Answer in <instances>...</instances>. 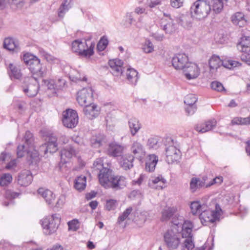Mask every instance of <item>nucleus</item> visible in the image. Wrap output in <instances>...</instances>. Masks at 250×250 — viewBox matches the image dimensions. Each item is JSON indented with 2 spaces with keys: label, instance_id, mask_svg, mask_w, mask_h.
<instances>
[{
  "label": "nucleus",
  "instance_id": "f257e3e1",
  "mask_svg": "<svg viewBox=\"0 0 250 250\" xmlns=\"http://www.w3.org/2000/svg\"><path fill=\"white\" fill-rule=\"evenodd\" d=\"M24 62L32 74L31 76L43 78L47 75V69L42 66L40 60L36 56L29 53H25L22 58Z\"/></svg>",
  "mask_w": 250,
  "mask_h": 250
},
{
  "label": "nucleus",
  "instance_id": "f03ea898",
  "mask_svg": "<svg viewBox=\"0 0 250 250\" xmlns=\"http://www.w3.org/2000/svg\"><path fill=\"white\" fill-rule=\"evenodd\" d=\"M211 10L210 2L207 0H197L190 8L191 18L199 21L206 18Z\"/></svg>",
  "mask_w": 250,
  "mask_h": 250
},
{
  "label": "nucleus",
  "instance_id": "7ed1b4c3",
  "mask_svg": "<svg viewBox=\"0 0 250 250\" xmlns=\"http://www.w3.org/2000/svg\"><path fill=\"white\" fill-rule=\"evenodd\" d=\"M21 83L22 90L26 96L34 97L37 95L40 89L38 77H25L21 79Z\"/></svg>",
  "mask_w": 250,
  "mask_h": 250
},
{
  "label": "nucleus",
  "instance_id": "20e7f679",
  "mask_svg": "<svg viewBox=\"0 0 250 250\" xmlns=\"http://www.w3.org/2000/svg\"><path fill=\"white\" fill-rule=\"evenodd\" d=\"M24 139L29 148H30L29 151H27V161L29 165H37L40 161L39 154L38 151L34 149L33 134L29 131H26Z\"/></svg>",
  "mask_w": 250,
  "mask_h": 250
},
{
  "label": "nucleus",
  "instance_id": "39448f33",
  "mask_svg": "<svg viewBox=\"0 0 250 250\" xmlns=\"http://www.w3.org/2000/svg\"><path fill=\"white\" fill-rule=\"evenodd\" d=\"M61 221L59 214H53L44 218L42 221V226L46 235H50L56 231Z\"/></svg>",
  "mask_w": 250,
  "mask_h": 250
},
{
  "label": "nucleus",
  "instance_id": "423d86ee",
  "mask_svg": "<svg viewBox=\"0 0 250 250\" xmlns=\"http://www.w3.org/2000/svg\"><path fill=\"white\" fill-rule=\"evenodd\" d=\"M105 183L101 186L105 189L111 188L115 191L122 189L126 186V178L123 176L115 174L108 178Z\"/></svg>",
  "mask_w": 250,
  "mask_h": 250
},
{
  "label": "nucleus",
  "instance_id": "0eeeda50",
  "mask_svg": "<svg viewBox=\"0 0 250 250\" xmlns=\"http://www.w3.org/2000/svg\"><path fill=\"white\" fill-rule=\"evenodd\" d=\"M163 238L165 245L169 250L177 249L180 244L179 234L172 229L167 230L164 234Z\"/></svg>",
  "mask_w": 250,
  "mask_h": 250
},
{
  "label": "nucleus",
  "instance_id": "6e6552de",
  "mask_svg": "<svg viewBox=\"0 0 250 250\" xmlns=\"http://www.w3.org/2000/svg\"><path fill=\"white\" fill-rule=\"evenodd\" d=\"M62 116V123L65 127L73 128L77 125L79 117L76 110L67 109L63 112Z\"/></svg>",
  "mask_w": 250,
  "mask_h": 250
},
{
  "label": "nucleus",
  "instance_id": "1a4fd4ad",
  "mask_svg": "<svg viewBox=\"0 0 250 250\" xmlns=\"http://www.w3.org/2000/svg\"><path fill=\"white\" fill-rule=\"evenodd\" d=\"M78 148L74 145H68L62 148L60 152L61 161L63 164L67 163L79 152Z\"/></svg>",
  "mask_w": 250,
  "mask_h": 250
},
{
  "label": "nucleus",
  "instance_id": "9d476101",
  "mask_svg": "<svg viewBox=\"0 0 250 250\" xmlns=\"http://www.w3.org/2000/svg\"><path fill=\"white\" fill-rule=\"evenodd\" d=\"M77 101L81 106H85L93 102L92 89L83 88L77 92Z\"/></svg>",
  "mask_w": 250,
  "mask_h": 250
},
{
  "label": "nucleus",
  "instance_id": "9b49d317",
  "mask_svg": "<svg viewBox=\"0 0 250 250\" xmlns=\"http://www.w3.org/2000/svg\"><path fill=\"white\" fill-rule=\"evenodd\" d=\"M188 62V56L185 53L176 54L171 60L172 66L177 70H183Z\"/></svg>",
  "mask_w": 250,
  "mask_h": 250
},
{
  "label": "nucleus",
  "instance_id": "f8f14e48",
  "mask_svg": "<svg viewBox=\"0 0 250 250\" xmlns=\"http://www.w3.org/2000/svg\"><path fill=\"white\" fill-rule=\"evenodd\" d=\"M166 161L168 164L177 162L181 157V151L173 146L166 148Z\"/></svg>",
  "mask_w": 250,
  "mask_h": 250
},
{
  "label": "nucleus",
  "instance_id": "ddd939ff",
  "mask_svg": "<svg viewBox=\"0 0 250 250\" xmlns=\"http://www.w3.org/2000/svg\"><path fill=\"white\" fill-rule=\"evenodd\" d=\"M185 75L188 80L194 79L198 77L200 74V69L198 66L190 62H188L186 68L183 69Z\"/></svg>",
  "mask_w": 250,
  "mask_h": 250
},
{
  "label": "nucleus",
  "instance_id": "4468645a",
  "mask_svg": "<svg viewBox=\"0 0 250 250\" xmlns=\"http://www.w3.org/2000/svg\"><path fill=\"white\" fill-rule=\"evenodd\" d=\"M17 180L18 184L21 186L27 187L32 183V174L29 170H22L19 174Z\"/></svg>",
  "mask_w": 250,
  "mask_h": 250
},
{
  "label": "nucleus",
  "instance_id": "2eb2a0df",
  "mask_svg": "<svg viewBox=\"0 0 250 250\" xmlns=\"http://www.w3.org/2000/svg\"><path fill=\"white\" fill-rule=\"evenodd\" d=\"M209 72L211 77L215 78L216 76V72L222 64V61L218 56L213 55L208 61Z\"/></svg>",
  "mask_w": 250,
  "mask_h": 250
},
{
  "label": "nucleus",
  "instance_id": "dca6fc26",
  "mask_svg": "<svg viewBox=\"0 0 250 250\" xmlns=\"http://www.w3.org/2000/svg\"><path fill=\"white\" fill-rule=\"evenodd\" d=\"M114 173V171L111 168V164L107 163L106 164V167L102 168L98 173V179L101 185H102L103 183H106L105 181L108 178H110Z\"/></svg>",
  "mask_w": 250,
  "mask_h": 250
},
{
  "label": "nucleus",
  "instance_id": "f3484780",
  "mask_svg": "<svg viewBox=\"0 0 250 250\" xmlns=\"http://www.w3.org/2000/svg\"><path fill=\"white\" fill-rule=\"evenodd\" d=\"M124 147L116 143L113 142L109 144L107 152V154L113 157L122 156Z\"/></svg>",
  "mask_w": 250,
  "mask_h": 250
},
{
  "label": "nucleus",
  "instance_id": "a211bd4d",
  "mask_svg": "<svg viewBox=\"0 0 250 250\" xmlns=\"http://www.w3.org/2000/svg\"><path fill=\"white\" fill-rule=\"evenodd\" d=\"M113 75L118 76L122 74L123 72V62L120 59H115L109 60L108 62Z\"/></svg>",
  "mask_w": 250,
  "mask_h": 250
},
{
  "label": "nucleus",
  "instance_id": "6ab92c4d",
  "mask_svg": "<svg viewBox=\"0 0 250 250\" xmlns=\"http://www.w3.org/2000/svg\"><path fill=\"white\" fill-rule=\"evenodd\" d=\"M216 125V121L214 120H210L203 123L197 124L195 126V129L200 133H205L214 127Z\"/></svg>",
  "mask_w": 250,
  "mask_h": 250
},
{
  "label": "nucleus",
  "instance_id": "aec40b11",
  "mask_svg": "<svg viewBox=\"0 0 250 250\" xmlns=\"http://www.w3.org/2000/svg\"><path fill=\"white\" fill-rule=\"evenodd\" d=\"M83 112L85 115L90 120L97 117L99 114V111L97 109V106L91 103V104H87L84 106Z\"/></svg>",
  "mask_w": 250,
  "mask_h": 250
},
{
  "label": "nucleus",
  "instance_id": "412c9836",
  "mask_svg": "<svg viewBox=\"0 0 250 250\" xmlns=\"http://www.w3.org/2000/svg\"><path fill=\"white\" fill-rule=\"evenodd\" d=\"M3 47L9 51L16 52L20 50L19 42L12 38H5L3 42Z\"/></svg>",
  "mask_w": 250,
  "mask_h": 250
},
{
  "label": "nucleus",
  "instance_id": "4be33fe9",
  "mask_svg": "<svg viewBox=\"0 0 250 250\" xmlns=\"http://www.w3.org/2000/svg\"><path fill=\"white\" fill-rule=\"evenodd\" d=\"M134 160V157L130 154H125L122 156L120 162L121 167L125 170L130 169L133 167V162Z\"/></svg>",
  "mask_w": 250,
  "mask_h": 250
},
{
  "label": "nucleus",
  "instance_id": "5701e85b",
  "mask_svg": "<svg viewBox=\"0 0 250 250\" xmlns=\"http://www.w3.org/2000/svg\"><path fill=\"white\" fill-rule=\"evenodd\" d=\"M38 193L43 198L46 203L49 205H52L55 199V194L52 191L48 189L39 188Z\"/></svg>",
  "mask_w": 250,
  "mask_h": 250
},
{
  "label": "nucleus",
  "instance_id": "b1692460",
  "mask_svg": "<svg viewBox=\"0 0 250 250\" xmlns=\"http://www.w3.org/2000/svg\"><path fill=\"white\" fill-rule=\"evenodd\" d=\"M128 125L130 132L132 136H134L142 127L141 124L139 120L135 117L129 119Z\"/></svg>",
  "mask_w": 250,
  "mask_h": 250
},
{
  "label": "nucleus",
  "instance_id": "393cba45",
  "mask_svg": "<svg viewBox=\"0 0 250 250\" xmlns=\"http://www.w3.org/2000/svg\"><path fill=\"white\" fill-rule=\"evenodd\" d=\"M160 26L161 29L166 34H172L175 30V24L171 19H169L168 21L162 19L160 23Z\"/></svg>",
  "mask_w": 250,
  "mask_h": 250
},
{
  "label": "nucleus",
  "instance_id": "a878e982",
  "mask_svg": "<svg viewBox=\"0 0 250 250\" xmlns=\"http://www.w3.org/2000/svg\"><path fill=\"white\" fill-rule=\"evenodd\" d=\"M177 212V208L174 207H170L164 208L161 212V221L167 222L170 220Z\"/></svg>",
  "mask_w": 250,
  "mask_h": 250
},
{
  "label": "nucleus",
  "instance_id": "bb28decb",
  "mask_svg": "<svg viewBox=\"0 0 250 250\" xmlns=\"http://www.w3.org/2000/svg\"><path fill=\"white\" fill-rule=\"evenodd\" d=\"M193 228L192 223L189 220H185L182 226V236L183 238L192 237V231Z\"/></svg>",
  "mask_w": 250,
  "mask_h": 250
},
{
  "label": "nucleus",
  "instance_id": "cd10ccee",
  "mask_svg": "<svg viewBox=\"0 0 250 250\" xmlns=\"http://www.w3.org/2000/svg\"><path fill=\"white\" fill-rule=\"evenodd\" d=\"M237 48L240 51L249 54L250 52V37L244 36L237 44Z\"/></svg>",
  "mask_w": 250,
  "mask_h": 250
},
{
  "label": "nucleus",
  "instance_id": "c85d7f7f",
  "mask_svg": "<svg viewBox=\"0 0 250 250\" xmlns=\"http://www.w3.org/2000/svg\"><path fill=\"white\" fill-rule=\"evenodd\" d=\"M131 150L136 157H141L144 156L146 153L143 145L137 141L133 143L131 147Z\"/></svg>",
  "mask_w": 250,
  "mask_h": 250
},
{
  "label": "nucleus",
  "instance_id": "c756f323",
  "mask_svg": "<svg viewBox=\"0 0 250 250\" xmlns=\"http://www.w3.org/2000/svg\"><path fill=\"white\" fill-rule=\"evenodd\" d=\"M206 208V207L199 215L201 222L204 226H208L209 223H211V210Z\"/></svg>",
  "mask_w": 250,
  "mask_h": 250
},
{
  "label": "nucleus",
  "instance_id": "7c9ffc66",
  "mask_svg": "<svg viewBox=\"0 0 250 250\" xmlns=\"http://www.w3.org/2000/svg\"><path fill=\"white\" fill-rule=\"evenodd\" d=\"M158 157L155 154H150L146 162V169L149 172L153 171L158 162Z\"/></svg>",
  "mask_w": 250,
  "mask_h": 250
},
{
  "label": "nucleus",
  "instance_id": "2f4dec72",
  "mask_svg": "<svg viewBox=\"0 0 250 250\" xmlns=\"http://www.w3.org/2000/svg\"><path fill=\"white\" fill-rule=\"evenodd\" d=\"M203 187H204L200 182L199 178L194 177L191 179L189 183V189L191 193H195Z\"/></svg>",
  "mask_w": 250,
  "mask_h": 250
},
{
  "label": "nucleus",
  "instance_id": "473e14b6",
  "mask_svg": "<svg viewBox=\"0 0 250 250\" xmlns=\"http://www.w3.org/2000/svg\"><path fill=\"white\" fill-rule=\"evenodd\" d=\"M86 185V177L85 175H81L76 178L74 182L75 188L79 191L83 190Z\"/></svg>",
  "mask_w": 250,
  "mask_h": 250
},
{
  "label": "nucleus",
  "instance_id": "72a5a7b5",
  "mask_svg": "<svg viewBox=\"0 0 250 250\" xmlns=\"http://www.w3.org/2000/svg\"><path fill=\"white\" fill-rule=\"evenodd\" d=\"M71 0L68 2V0H64L62 3L61 4L59 8L58 9V17L61 18H63L65 14L69 10L71 7L70 2Z\"/></svg>",
  "mask_w": 250,
  "mask_h": 250
},
{
  "label": "nucleus",
  "instance_id": "f704fd0d",
  "mask_svg": "<svg viewBox=\"0 0 250 250\" xmlns=\"http://www.w3.org/2000/svg\"><path fill=\"white\" fill-rule=\"evenodd\" d=\"M166 183V179L161 175H160L157 177L152 178V179L150 180L149 185L150 186H152V184H158L157 185V187H156V188L162 189L163 188L164 185Z\"/></svg>",
  "mask_w": 250,
  "mask_h": 250
},
{
  "label": "nucleus",
  "instance_id": "c9c22d12",
  "mask_svg": "<svg viewBox=\"0 0 250 250\" xmlns=\"http://www.w3.org/2000/svg\"><path fill=\"white\" fill-rule=\"evenodd\" d=\"M138 72L133 68H128L126 76L127 80L132 84L135 85L138 79Z\"/></svg>",
  "mask_w": 250,
  "mask_h": 250
},
{
  "label": "nucleus",
  "instance_id": "e433bc0d",
  "mask_svg": "<svg viewBox=\"0 0 250 250\" xmlns=\"http://www.w3.org/2000/svg\"><path fill=\"white\" fill-rule=\"evenodd\" d=\"M10 72H9V76L11 79L19 80L21 77V73L20 70L16 66L10 64L9 66Z\"/></svg>",
  "mask_w": 250,
  "mask_h": 250
},
{
  "label": "nucleus",
  "instance_id": "4c0bfd02",
  "mask_svg": "<svg viewBox=\"0 0 250 250\" xmlns=\"http://www.w3.org/2000/svg\"><path fill=\"white\" fill-rule=\"evenodd\" d=\"M95 43L94 42H91L90 46L87 48H84L80 52L79 55L84 57H90L94 54V48Z\"/></svg>",
  "mask_w": 250,
  "mask_h": 250
},
{
  "label": "nucleus",
  "instance_id": "58836bf2",
  "mask_svg": "<svg viewBox=\"0 0 250 250\" xmlns=\"http://www.w3.org/2000/svg\"><path fill=\"white\" fill-rule=\"evenodd\" d=\"M190 209L193 214L195 215L200 213L201 212L206 208L204 205H201L199 202L194 201L191 203Z\"/></svg>",
  "mask_w": 250,
  "mask_h": 250
},
{
  "label": "nucleus",
  "instance_id": "ea45409f",
  "mask_svg": "<svg viewBox=\"0 0 250 250\" xmlns=\"http://www.w3.org/2000/svg\"><path fill=\"white\" fill-rule=\"evenodd\" d=\"M12 181V176L10 173H4L0 177V186L2 187L8 186Z\"/></svg>",
  "mask_w": 250,
  "mask_h": 250
},
{
  "label": "nucleus",
  "instance_id": "a19ab883",
  "mask_svg": "<svg viewBox=\"0 0 250 250\" xmlns=\"http://www.w3.org/2000/svg\"><path fill=\"white\" fill-rule=\"evenodd\" d=\"M232 125H248L250 124V116L246 118L236 117L232 121Z\"/></svg>",
  "mask_w": 250,
  "mask_h": 250
},
{
  "label": "nucleus",
  "instance_id": "79ce46f5",
  "mask_svg": "<svg viewBox=\"0 0 250 250\" xmlns=\"http://www.w3.org/2000/svg\"><path fill=\"white\" fill-rule=\"evenodd\" d=\"M212 10L216 13H219L223 8V3L222 0H212Z\"/></svg>",
  "mask_w": 250,
  "mask_h": 250
},
{
  "label": "nucleus",
  "instance_id": "37998d69",
  "mask_svg": "<svg viewBox=\"0 0 250 250\" xmlns=\"http://www.w3.org/2000/svg\"><path fill=\"white\" fill-rule=\"evenodd\" d=\"M108 44V40L106 36H103L97 43V49L99 51L105 50Z\"/></svg>",
  "mask_w": 250,
  "mask_h": 250
},
{
  "label": "nucleus",
  "instance_id": "c03bdc74",
  "mask_svg": "<svg viewBox=\"0 0 250 250\" xmlns=\"http://www.w3.org/2000/svg\"><path fill=\"white\" fill-rule=\"evenodd\" d=\"M23 140H24L23 139ZM25 141V140H24ZM24 143H25L24 142ZM30 148H29L26 144L25 143V145H19L17 147V154L18 157L21 158L23 157L26 152L27 153V151H29Z\"/></svg>",
  "mask_w": 250,
  "mask_h": 250
},
{
  "label": "nucleus",
  "instance_id": "a18cd8bd",
  "mask_svg": "<svg viewBox=\"0 0 250 250\" xmlns=\"http://www.w3.org/2000/svg\"><path fill=\"white\" fill-rule=\"evenodd\" d=\"M197 101V98L194 94H190L187 95L184 100V103L187 106L196 105L195 103Z\"/></svg>",
  "mask_w": 250,
  "mask_h": 250
},
{
  "label": "nucleus",
  "instance_id": "49530a36",
  "mask_svg": "<svg viewBox=\"0 0 250 250\" xmlns=\"http://www.w3.org/2000/svg\"><path fill=\"white\" fill-rule=\"evenodd\" d=\"M132 211V207L127 208L124 212L119 216L117 220V223L120 224L122 222L124 221L131 213Z\"/></svg>",
  "mask_w": 250,
  "mask_h": 250
},
{
  "label": "nucleus",
  "instance_id": "de8ad7c7",
  "mask_svg": "<svg viewBox=\"0 0 250 250\" xmlns=\"http://www.w3.org/2000/svg\"><path fill=\"white\" fill-rule=\"evenodd\" d=\"M106 164L103 163V160L101 158L97 159L93 164V168L95 170H99V171L104 167H106Z\"/></svg>",
  "mask_w": 250,
  "mask_h": 250
},
{
  "label": "nucleus",
  "instance_id": "09e8293b",
  "mask_svg": "<svg viewBox=\"0 0 250 250\" xmlns=\"http://www.w3.org/2000/svg\"><path fill=\"white\" fill-rule=\"evenodd\" d=\"M44 146H45L44 153L47 152L53 153L58 150V144L45 143Z\"/></svg>",
  "mask_w": 250,
  "mask_h": 250
},
{
  "label": "nucleus",
  "instance_id": "8fccbe9b",
  "mask_svg": "<svg viewBox=\"0 0 250 250\" xmlns=\"http://www.w3.org/2000/svg\"><path fill=\"white\" fill-rule=\"evenodd\" d=\"M142 49L146 53H151L154 49L153 44L149 40H146L143 45Z\"/></svg>",
  "mask_w": 250,
  "mask_h": 250
},
{
  "label": "nucleus",
  "instance_id": "3c124183",
  "mask_svg": "<svg viewBox=\"0 0 250 250\" xmlns=\"http://www.w3.org/2000/svg\"><path fill=\"white\" fill-rule=\"evenodd\" d=\"M147 146L149 149H157L159 147L158 139L156 138H150L148 139Z\"/></svg>",
  "mask_w": 250,
  "mask_h": 250
},
{
  "label": "nucleus",
  "instance_id": "603ef678",
  "mask_svg": "<svg viewBox=\"0 0 250 250\" xmlns=\"http://www.w3.org/2000/svg\"><path fill=\"white\" fill-rule=\"evenodd\" d=\"M211 87L212 89L218 92L226 91L223 85L220 82L214 81L211 83Z\"/></svg>",
  "mask_w": 250,
  "mask_h": 250
},
{
  "label": "nucleus",
  "instance_id": "864d4df0",
  "mask_svg": "<svg viewBox=\"0 0 250 250\" xmlns=\"http://www.w3.org/2000/svg\"><path fill=\"white\" fill-rule=\"evenodd\" d=\"M71 140L73 144H70L69 145H74L76 146L78 148L79 146H81L83 145V140L82 137L78 135H73L71 137Z\"/></svg>",
  "mask_w": 250,
  "mask_h": 250
},
{
  "label": "nucleus",
  "instance_id": "5fc2aeb1",
  "mask_svg": "<svg viewBox=\"0 0 250 250\" xmlns=\"http://www.w3.org/2000/svg\"><path fill=\"white\" fill-rule=\"evenodd\" d=\"M184 247L182 250H190L194 248V244L192 240V238H186L184 241Z\"/></svg>",
  "mask_w": 250,
  "mask_h": 250
},
{
  "label": "nucleus",
  "instance_id": "6e6d98bb",
  "mask_svg": "<svg viewBox=\"0 0 250 250\" xmlns=\"http://www.w3.org/2000/svg\"><path fill=\"white\" fill-rule=\"evenodd\" d=\"M117 206V200L109 199L106 201L105 208L108 210H114Z\"/></svg>",
  "mask_w": 250,
  "mask_h": 250
},
{
  "label": "nucleus",
  "instance_id": "4d7b16f0",
  "mask_svg": "<svg viewBox=\"0 0 250 250\" xmlns=\"http://www.w3.org/2000/svg\"><path fill=\"white\" fill-rule=\"evenodd\" d=\"M244 20V16L241 13H236L232 17V21L233 23L239 25V22Z\"/></svg>",
  "mask_w": 250,
  "mask_h": 250
},
{
  "label": "nucleus",
  "instance_id": "13d9d810",
  "mask_svg": "<svg viewBox=\"0 0 250 250\" xmlns=\"http://www.w3.org/2000/svg\"><path fill=\"white\" fill-rule=\"evenodd\" d=\"M182 216H180L178 213H176L175 215L170 219L171 223L176 226H181L183 224L182 223Z\"/></svg>",
  "mask_w": 250,
  "mask_h": 250
},
{
  "label": "nucleus",
  "instance_id": "bf43d9fd",
  "mask_svg": "<svg viewBox=\"0 0 250 250\" xmlns=\"http://www.w3.org/2000/svg\"><path fill=\"white\" fill-rule=\"evenodd\" d=\"M79 222L78 220L74 219L68 222V226L69 229H71L74 231H76L79 228Z\"/></svg>",
  "mask_w": 250,
  "mask_h": 250
},
{
  "label": "nucleus",
  "instance_id": "052dcab7",
  "mask_svg": "<svg viewBox=\"0 0 250 250\" xmlns=\"http://www.w3.org/2000/svg\"><path fill=\"white\" fill-rule=\"evenodd\" d=\"M65 196L64 195H61L58 199V200L54 208L57 209L62 208L65 202Z\"/></svg>",
  "mask_w": 250,
  "mask_h": 250
},
{
  "label": "nucleus",
  "instance_id": "680f3d73",
  "mask_svg": "<svg viewBox=\"0 0 250 250\" xmlns=\"http://www.w3.org/2000/svg\"><path fill=\"white\" fill-rule=\"evenodd\" d=\"M20 193L14 192L11 190L7 189L5 191V197L8 199H14L19 196Z\"/></svg>",
  "mask_w": 250,
  "mask_h": 250
},
{
  "label": "nucleus",
  "instance_id": "e2e57ef3",
  "mask_svg": "<svg viewBox=\"0 0 250 250\" xmlns=\"http://www.w3.org/2000/svg\"><path fill=\"white\" fill-rule=\"evenodd\" d=\"M238 62L233 61L232 60H228L227 61H222V64L221 66H223L224 67L231 69L232 67H236Z\"/></svg>",
  "mask_w": 250,
  "mask_h": 250
},
{
  "label": "nucleus",
  "instance_id": "0e129e2a",
  "mask_svg": "<svg viewBox=\"0 0 250 250\" xmlns=\"http://www.w3.org/2000/svg\"><path fill=\"white\" fill-rule=\"evenodd\" d=\"M80 46H81V40H76L72 42L71 49L73 52L80 53Z\"/></svg>",
  "mask_w": 250,
  "mask_h": 250
},
{
  "label": "nucleus",
  "instance_id": "69168bd1",
  "mask_svg": "<svg viewBox=\"0 0 250 250\" xmlns=\"http://www.w3.org/2000/svg\"><path fill=\"white\" fill-rule=\"evenodd\" d=\"M223 182V178L221 176L216 177L209 182V183H207L206 188H208L214 184H221Z\"/></svg>",
  "mask_w": 250,
  "mask_h": 250
},
{
  "label": "nucleus",
  "instance_id": "338daca9",
  "mask_svg": "<svg viewBox=\"0 0 250 250\" xmlns=\"http://www.w3.org/2000/svg\"><path fill=\"white\" fill-rule=\"evenodd\" d=\"M39 52L41 55L44 57L47 61L52 60V56L47 53L43 49L40 48Z\"/></svg>",
  "mask_w": 250,
  "mask_h": 250
},
{
  "label": "nucleus",
  "instance_id": "774afa93",
  "mask_svg": "<svg viewBox=\"0 0 250 250\" xmlns=\"http://www.w3.org/2000/svg\"><path fill=\"white\" fill-rule=\"evenodd\" d=\"M46 139L47 141L46 143L57 144V138L53 133H49Z\"/></svg>",
  "mask_w": 250,
  "mask_h": 250
}]
</instances>
